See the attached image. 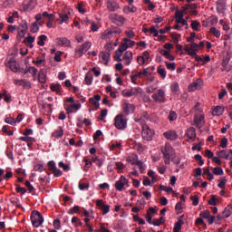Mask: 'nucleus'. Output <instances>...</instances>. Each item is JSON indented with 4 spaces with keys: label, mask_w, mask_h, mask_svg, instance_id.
Here are the masks:
<instances>
[{
    "label": "nucleus",
    "mask_w": 232,
    "mask_h": 232,
    "mask_svg": "<svg viewBox=\"0 0 232 232\" xmlns=\"http://www.w3.org/2000/svg\"><path fill=\"white\" fill-rule=\"evenodd\" d=\"M135 46V41L124 38L123 43L121 44L118 50L115 51L114 60L117 63H122V53L128 50V48H133Z\"/></svg>",
    "instance_id": "1"
},
{
    "label": "nucleus",
    "mask_w": 232,
    "mask_h": 232,
    "mask_svg": "<svg viewBox=\"0 0 232 232\" xmlns=\"http://www.w3.org/2000/svg\"><path fill=\"white\" fill-rule=\"evenodd\" d=\"M165 164H171V158L175 155V149L170 143L167 142L160 148Z\"/></svg>",
    "instance_id": "2"
},
{
    "label": "nucleus",
    "mask_w": 232,
    "mask_h": 232,
    "mask_svg": "<svg viewBox=\"0 0 232 232\" xmlns=\"http://www.w3.org/2000/svg\"><path fill=\"white\" fill-rule=\"evenodd\" d=\"M31 221L34 227H41L44 222V218L40 214L39 211H33L31 214Z\"/></svg>",
    "instance_id": "3"
},
{
    "label": "nucleus",
    "mask_w": 232,
    "mask_h": 232,
    "mask_svg": "<svg viewBox=\"0 0 232 232\" xmlns=\"http://www.w3.org/2000/svg\"><path fill=\"white\" fill-rule=\"evenodd\" d=\"M128 124V120L126 116L123 114H118L114 118V126L117 130H126V126Z\"/></svg>",
    "instance_id": "4"
},
{
    "label": "nucleus",
    "mask_w": 232,
    "mask_h": 232,
    "mask_svg": "<svg viewBox=\"0 0 232 232\" xmlns=\"http://www.w3.org/2000/svg\"><path fill=\"white\" fill-rule=\"evenodd\" d=\"M151 97L154 102H157L158 104H164V102H166V91L164 89H159Z\"/></svg>",
    "instance_id": "5"
},
{
    "label": "nucleus",
    "mask_w": 232,
    "mask_h": 232,
    "mask_svg": "<svg viewBox=\"0 0 232 232\" xmlns=\"http://www.w3.org/2000/svg\"><path fill=\"white\" fill-rule=\"evenodd\" d=\"M130 188V180L126 179L124 176H121L119 180L115 182V188L117 191H124V189H128Z\"/></svg>",
    "instance_id": "6"
},
{
    "label": "nucleus",
    "mask_w": 232,
    "mask_h": 232,
    "mask_svg": "<svg viewBox=\"0 0 232 232\" xmlns=\"http://www.w3.org/2000/svg\"><path fill=\"white\" fill-rule=\"evenodd\" d=\"M153 135H155L154 130H151L150 126L146 124L142 125L141 137L144 140H153Z\"/></svg>",
    "instance_id": "7"
},
{
    "label": "nucleus",
    "mask_w": 232,
    "mask_h": 232,
    "mask_svg": "<svg viewBox=\"0 0 232 232\" xmlns=\"http://www.w3.org/2000/svg\"><path fill=\"white\" fill-rule=\"evenodd\" d=\"M90 48H92V43L85 42L78 49L75 50V53H74L75 57L77 58L82 57L83 53H86V52H88Z\"/></svg>",
    "instance_id": "8"
},
{
    "label": "nucleus",
    "mask_w": 232,
    "mask_h": 232,
    "mask_svg": "<svg viewBox=\"0 0 232 232\" xmlns=\"http://www.w3.org/2000/svg\"><path fill=\"white\" fill-rule=\"evenodd\" d=\"M175 19H176V23H178V24H182V26H185L186 30L189 28V25L188 24V21L184 19V11L182 10L177 11L175 13Z\"/></svg>",
    "instance_id": "9"
},
{
    "label": "nucleus",
    "mask_w": 232,
    "mask_h": 232,
    "mask_svg": "<svg viewBox=\"0 0 232 232\" xmlns=\"http://www.w3.org/2000/svg\"><path fill=\"white\" fill-rule=\"evenodd\" d=\"M81 108H82L81 102L76 101L74 103H70L69 105H67V107L65 108V111L68 115H71V113H77V111H79Z\"/></svg>",
    "instance_id": "10"
},
{
    "label": "nucleus",
    "mask_w": 232,
    "mask_h": 232,
    "mask_svg": "<svg viewBox=\"0 0 232 232\" xmlns=\"http://www.w3.org/2000/svg\"><path fill=\"white\" fill-rule=\"evenodd\" d=\"M105 6L108 12H117V10L121 9L119 2L115 0H105Z\"/></svg>",
    "instance_id": "11"
},
{
    "label": "nucleus",
    "mask_w": 232,
    "mask_h": 232,
    "mask_svg": "<svg viewBox=\"0 0 232 232\" xmlns=\"http://www.w3.org/2000/svg\"><path fill=\"white\" fill-rule=\"evenodd\" d=\"M37 6V0H25L22 5L24 12H32Z\"/></svg>",
    "instance_id": "12"
},
{
    "label": "nucleus",
    "mask_w": 232,
    "mask_h": 232,
    "mask_svg": "<svg viewBox=\"0 0 232 232\" xmlns=\"http://www.w3.org/2000/svg\"><path fill=\"white\" fill-rule=\"evenodd\" d=\"M13 82H14V86H23L24 88V90H30V88H32V82H30V81H28V80L14 79Z\"/></svg>",
    "instance_id": "13"
},
{
    "label": "nucleus",
    "mask_w": 232,
    "mask_h": 232,
    "mask_svg": "<svg viewBox=\"0 0 232 232\" xmlns=\"http://www.w3.org/2000/svg\"><path fill=\"white\" fill-rule=\"evenodd\" d=\"M204 119H205L204 113L199 112L198 114H195L194 116L195 126H197V128H202V126H204V124L206 123Z\"/></svg>",
    "instance_id": "14"
},
{
    "label": "nucleus",
    "mask_w": 232,
    "mask_h": 232,
    "mask_svg": "<svg viewBox=\"0 0 232 232\" xmlns=\"http://www.w3.org/2000/svg\"><path fill=\"white\" fill-rule=\"evenodd\" d=\"M202 86H204V82L198 79L188 85V92H197V90H201Z\"/></svg>",
    "instance_id": "15"
},
{
    "label": "nucleus",
    "mask_w": 232,
    "mask_h": 232,
    "mask_svg": "<svg viewBox=\"0 0 232 232\" xmlns=\"http://www.w3.org/2000/svg\"><path fill=\"white\" fill-rule=\"evenodd\" d=\"M125 66H130L133 62V53L131 51H126L121 58Z\"/></svg>",
    "instance_id": "16"
},
{
    "label": "nucleus",
    "mask_w": 232,
    "mask_h": 232,
    "mask_svg": "<svg viewBox=\"0 0 232 232\" xmlns=\"http://www.w3.org/2000/svg\"><path fill=\"white\" fill-rule=\"evenodd\" d=\"M150 61V52L145 51L141 53V55L137 57V63L140 66L146 64Z\"/></svg>",
    "instance_id": "17"
},
{
    "label": "nucleus",
    "mask_w": 232,
    "mask_h": 232,
    "mask_svg": "<svg viewBox=\"0 0 232 232\" xmlns=\"http://www.w3.org/2000/svg\"><path fill=\"white\" fill-rule=\"evenodd\" d=\"M216 155L219 159H225V160H229L232 158V150H223L221 151H217Z\"/></svg>",
    "instance_id": "18"
},
{
    "label": "nucleus",
    "mask_w": 232,
    "mask_h": 232,
    "mask_svg": "<svg viewBox=\"0 0 232 232\" xmlns=\"http://www.w3.org/2000/svg\"><path fill=\"white\" fill-rule=\"evenodd\" d=\"M26 32H28V22H26V20H23L18 28L19 37H24V35H26Z\"/></svg>",
    "instance_id": "19"
},
{
    "label": "nucleus",
    "mask_w": 232,
    "mask_h": 232,
    "mask_svg": "<svg viewBox=\"0 0 232 232\" xmlns=\"http://www.w3.org/2000/svg\"><path fill=\"white\" fill-rule=\"evenodd\" d=\"M111 55L110 53L106 51H102L99 53V61L102 63V64L108 65V63H110Z\"/></svg>",
    "instance_id": "20"
},
{
    "label": "nucleus",
    "mask_w": 232,
    "mask_h": 232,
    "mask_svg": "<svg viewBox=\"0 0 232 232\" xmlns=\"http://www.w3.org/2000/svg\"><path fill=\"white\" fill-rule=\"evenodd\" d=\"M111 21L117 26H122L126 23V18L121 14H114L111 16Z\"/></svg>",
    "instance_id": "21"
},
{
    "label": "nucleus",
    "mask_w": 232,
    "mask_h": 232,
    "mask_svg": "<svg viewBox=\"0 0 232 232\" xmlns=\"http://www.w3.org/2000/svg\"><path fill=\"white\" fill-rule=\"evenodd\" d=\"M163 137L167 139V140H177L179 139V134L175 130H167L163 133Z\"/></svg>",
    "instance_id": "22"
},
{
    "label": "nucleus",
    "mask_w": 232,
    "mask_h": 232,
    "mask_svg": "<svg viewBox=\"0 0 232 232\" xmlns=\"http://www.w3.org/2000/svg\"><path fill=\"white\" fill-rule=\"evenodd\" d=\"M188 142H195V139H197V130L191 127L187 130Z\"/></svg>",
    "instance_id": "23"
},
{
    "label": "nucleus",
    "mask_w": 232,
    "mask_h": 232,
    "mask_svg": "<svg viewBox=\"0 0 232 232\" xmlns=\"http://www.w3.org/2000/svg\"><path fill=\"white\" fill-rule=\"evenodd\" d=\"M170 90L174 97H179L180 95V85H179V82H173L170 84Z\"/></svg>",
    "instance_id": "24"
},
{
    "label": "nucleus",
    "mask_w": 232,
    "mask_h": 232,
    "mask_svg": "<svg viewBox=\"0 0 232 232\" xmlns=\"http://www.w3.org/2000/svg\"><path fill=\"white\" fill-rule=\"evenodd\" d=\"M122 108L125 115H130V113H133V111H135V106L131 103L124 102Z\"/></svg>",
    "instance_id": "25"
},
{
    "label": "nucleus",
    "mask_w": 232,
    "mask_h": 232,
    "mask_svg": "<svg viewBox=\"0 0 232 232\" xmlns=\"http://www.w3.org/2000/svg\"><path fill=\"white\" fill-rule=\"evenodd\" d=\"M225 111L224 106H216L212 109V115L214 117H220V115H223Z\"/></svg>",
    "instance_id": "26"
},
{
    "label": "nucleus",
    "mask_w": 232,
    "mask_h": 232,
    "mask_svg": "<svg viewBox=\"0 0 232 232\" xmlns=\"http://www.w3.org/2000/svg\"><path fill=\"white\" fill-rule=\"evenodd\" d=\"M217 12L218 14H224L226 12V2L224 0L217 1Z\"/></svg>",
    "instance_id": "27"
},
{
    "label": "nucleus",
    "mask_w": 232,
    "mask_h": 232,
    "mask_svg": "<svg viewBox=\"0 0 232 232\" xmlns=\"http://www.w3.org/2000/svg\"><path fill=\"white\" fill-rule=\"evenodd\" d=\"M137 12V6L135 5H125L123 7V14H126L127 15L130 14H135Z\"/></svg>",
    "instance_id": "28"
},
{
    "label": "nucleus",
    "mask_w": 232,
    "mask_h": 232,
    "mask_svg": "<svg viewBox=\"0 0 232 232\" xmlns=\"http://www.w3.org/2000/svg\"><path fill=\"white\" fill-rule=\"evenodd\" d=\"M101 101V95L97 94L94 97L89 99V102L95 106V108H99V102Z\"/></svg>",
    "instance_id": "29"
},
{
    "label": "nucleus",
    "mask_w": 232,
    "mask_h": 232,
    "mask_svg": "<svg viewBox=\"0 0 232 232\" xmlns=\"http://www.w3.org/2000/svg\"><path fill=\"white\" fill-rule=\"evenodd\" d=\"M113 38V33L111 29H106L101 36V39L106 40V39H111Z\"/></svg>",
    "instance_id": "30"
},
{
    "label": "nucleus",
    "mask_w": 232,
    "mask_h": 232,
    "mask_svg": "<svg viewBox=\"0 0 232 232\" xmlns=\"http://www.w3.org/2000/svg\"><path fill=\"white\" fill-rule=\"evenodd\" d=\"M84 82H85V84H87V86H92L93 82V74L91 72L85 74Z\"/></svg>",
    "instance_id": "31"
},
{
    "label": "nucleus",
    "mask_w": 232,
    "mask_h": 232,
    "mask_svg": "<svg viewBox=\"0 0 232 232\" xmlns=\"http://www.w3.org/2000/svg\"><path fill=\"white\" fill-rule=\"evenodd\" d=\"M64 135V130H63V127H59L58 130H56L53 134L52 137L53 139H61Z\"/></svg>",
    "instance_id": "32"
},
{
    "label": "nucleus",
    "mask_w": 232,
    "mask_h": 232,
    "mask_svg": "<svg viewBox=\"0 0 232 232\" xmlns=\"http://www.w3.org/2000/svg\"><path fill=\"white\" fill-rule=\"evenodd\" d=\"M84 23H85V24H87V26H88V24L92 25L91 26L92 32H97L99 30V25H97L95 22L90 21V20H88V18H86L84 20Z\"/></svg>",
    "instance_id": "33"
},
{
    "label": "nucleus",
    "mask_w": 232,
    "mask_h": 232,
    "mask_svg": "<svg viewBox=\"0 0 232 232\" xmlns=\"http://www.w3.org/2000/svg\"><path fill=\"white\" fill-rule=\"evenodd\" d=\"M7 66L10 67V70H12L14 72H17V63L14 59H10L7 63Z\"/></svg>",
    "instance_id": "34"
},
{
    "label": "nucleus",
    "mask_w": 232,
    "mask_h": 232,
    "mask_svg": "<svg viewBox=\"0 0 232 232\" xmlns=\"http://www.w3.org/2000/svg\"><path fill=\"white\" fill-rule=\"evenodd\" d=\"M58 44H63V46H70L72 42L68 38L61 37L57 39Z\"/></svg>",
    "instance_id": "35"
},
{
    "label": "nucleus",
    "mask_w": 232,
    "mask_h": 232,
    "mask_svg": "<svg viewBox=\"0 0 232 232\" xmlns=\"http://www.w3.org/2000/svg\"><path fill=\"white\" fill-rule=\"evenodd\" d=\"M111 151H115V150H122V144L121 142H112L110 145Z\"/></svg>",
    "instance_id": "36"
},
{
    "label": "nucleus",
    "mask_w": 232,
    "mask_h": 232,
    "mask_svg": "<svg viewBox=\"0 0 232 232\" xmlns=\"http://www.w3.org/2000/svg\"><path fill=\"white\" fill-rule=\"evenodd\" d=\"M71 222L74 227H81L82 226V221L77 217H72Z\"/></svg>",
    "instance_id": "37"
},
{
    "label": "nucleus",
    "mask_w": 232,
    "mask_h": 232,
    "mask_svg": "<svg viewBox=\"0 0 232 232\" xmlns=\"http://www.w3.org/2000/svg\"><path fill=\"white\" fill-rule=\"evenodd\" d=\"M160 53H161V55L166 57V59H169V61H175V56L171 55V53H169V51L162 49L160 51Z\"/></svg>",
    "instance_id": "38"
},
{
    "label": "nucleus",
    "mask_w": 232,
    "mask_h": 232,
    "mask_svg": "<svg viewBox=\"0 0 232 232\" xmlns=\"http://www.w3.org/2000/svg\"><path fill=\"white\" fill-rule=\"evenodd\" d=\"M38 81L42 84H44V82H46V72L44 71H40L38 74Z\"/></svg>",
    "instance_id": "39"
},
{
    "label": "nucleus",
    "mask_w": 232,
    "mask_h": 232,
    "mask_svg": "<svg viewBox=\"0 0 232 232\" xmlns=\"http://www.w3.org/2000/svg\"><path fill=\"white\" fill-rule=\"evenodd\" d=\"M59 18H60V24H63L64 23H68L70 21V16L66 14H59Z\"/></svg>",
    "instance_id": "40"
},
{
    "label": "nucleus",
    "mask_w": 232,
    "mask_h": 232,
    "mask_svg": "<svg viewBox=\"0 0 232 232\" xmlns=\"http://www.w3.org/2000/svg\"><path fill=\"white\" fill-rule=\"evenodd\" d=\"M127 162H130V164H137V162H139V160H137V155L130 154L127 157Z\"/></svg>",
    "instance_id": "41"
},
{
    "label": "nucleus",
    "mask_w": 232,
    "mask_h": 232,
    "mask_svg": "<svg viewBox=\"0 0 232 232\" xmlns=\"http://www.w3.org/2000/svg\"><path fill=\"white\" fill-rule=\"evenodd\" d=\"M47 39H48V36H46V34H41L38 37V42H37L38 46H44V41H47Z\"/></svg>",
    "instance_id": "42"
},
{
    "label": "nucleus",
    "mask_w": 232,
    "mask_h": 232,
    "mask_svg": "<svg viewBox=\"0 0 232 232\" xmlns=\"http://www.w3.org/2000/svg\"><path fill=\"white\" fill-rule=\"evenodd\" d=\"M192 30H194V32H198V30H200V22L198 21H192L191 24H190Z\"/></svg>",
    "instance_id": "43"
},
{
    "label": "nucleus",
    "mask_w": 232,
    "mask_h": 232,
    "mask_svg": "<svg viewBox=\"0 0 232 232\" xmlns=\"http://www.w3.org/2000/svg\"><path fill=\"white\" fill-rule=\"evenodd\" d=\"M184 225V221L182 219H179L174 227L173 232H179L180 229H182V226Z\"/></svg>",
    "instance_id": "44"
},
{
    "label": "nucleus",
    "mask_w": 232,
    "mask_h": 232,
    "mask_svg": "<svg viewBox=\"0 0 232 232\" xmlns=\"http://www.w3.org/2000/svg\"><path fill=\"white\" fill-rule=\"evenodd\" d=\"M218 187L220 188V189H226L227 179L226 178H221L218 179Z\"/></svg>",
    "instance_id": "45"
},
{
    "label": "nucleus",
    "mask_w": 232,
    "mask_h": 232,
    "mask_svg": "<svg viewBox=\"0 0 232 232\" xmlns=\"http://www.w3.org/2000/svg\"><path fill=\"white\" fill-rule=\"evenodd\" d=\"M157 72H158L159 75L161 77V79H164L168 75V72H166V69H164L160 66L158 67Z\"/></svg>",
    "instance_id": "46"
},
{
    "label": "nucleus",
    "mask_w": 232,
    "mask_h": 232,
    "mask_svg": "<svg viewBox=\"0 0 232 232\" xmlns=\"http://www.w3.org/2000/svg\"><path fill=\"white\" fill-rule=\"evenodd\" d=\"M213 175L221 176L224 175V169L221 167H216L212 169Z\"/></svg>",
    "instance_id": "47"
},
{
    "label": "nucleus",
    "mask_w": 232,
    "mask_h": 232,
    "mask_svg": "<svg viewBox=\"0 0 232 232\" xmlns=\"http://www.w3.org/2000/svg\"><path fill=\"white\" fill-rule=\"evenodd\" d=\"M111 30L112 32L113 37H117V35H121L122 34V29L120 27H112Z\"/></svg>",
    "instance_id": "48"
},
{
    "label": "nucleus",
    "mask_w": 232,
    "mask_h": 232,
    "mask_svg": "<svg viewBox=\"0 0 232 232\" xmlns=\"http://www.w3.org/2000/svg\"><path fill=\"white\" fill-rule=\"evenodd\" d=\"M165 64H166L167 70H170V72H175L177 68V64L175 63L166 62Z\"/></svg>",
    "instance_id": "49"
},
{
    "label": "nucleus",
    "mask_w": 232,
    "mask_h": 232,
    "mask_svg": "<svg viewBox=\"0 0 232 232\" xmlns=\"http://www.w3.org/2000/svg\"><path fill=\"white\" fill-rule=\"evenodd\" d=\"M210 34H213L214 37H217L218 39L220 37V30L217 29V27L210 28Z\"/></svg>",
    "instance_id": "50"
},
{
    "label": "nucleus",
    "mask_w": 232,
    "mask_h": 232,
    "mask_svg": "<svg viewBox=\"0 0 232 232\" xmlns=\"http://www.w3.org/2000/svg\"><path fill=\"white\" fill-rule=\"evenodd\" d=\"M231 217V208H226L222 212V218H229Z\"/></svg>",
    "instance_id": "51"
},
{
    "label": "nucleus",
    "mask_w": 232,
    "mask_h": 232,
    "mask_svg": "<svg viewBox=\"0 0 232 232\" xmlns=\"http://www.w3.org/2000/svg\"><path fill=\"white\" fill-rule=\"evenodd\" d=\"M5 122H6V124H10L11 126H15L17 124V121L12 117L5 118Z\"/></svg>",
    "instance_id": "52"
},
{
    "label": "nucleus",
    "mask_w": 232,
    "mask_h": 232,
    "mask_svg": "<svg viewBox=\"0 0 232 232\" xmlns=\"http://www.w3.org/2000/svg\"><path fill=\"white\" fill-rule=\"evenodd\" d=\"M136 77L142 79V77H148V68L143 69V72H138Z\"/></svg>",
    "instance_id": "53"
},
{
    "label": "nucleus",
    "mask_w": 232,
    "mask_h": 232,
    "mask_svg": "<svg viewBox=\"0 0 232 232\" xmlns=\"http://www.w3.org/2000/svg\"><path fill=\"white\" fill-rule=\"evenodd\" d=\"M30 31L32 34H37V32H39V24L37 22L32 24Z\"/></svg>",
    "instance_id": "54"
},
{
    "label": "nucleus",
    "mask_w": 232,
    "mask_h": 232,
    "mask_svg": "<svg viewBox=\"0 0 232 232\" xmlns=\"http://www.w3.org/2000/svg\"><path fill=\"white\" fill-rule=\"evenodd\" d=\"M202 146H204V141H199L198 143L192 146V150L200 151V150H202Z\"/></svg>",
    "instance_id": "55"
},
{
    "label": "nucleus",
    "mask_w": 232,
    "mask_h": 232,
    "mask_svg": "<svg viewBox=\"0 0 232 232\" xmlns=\"http://www.w3.org/2000/svg\"><path fill=\"white\" fill-rule=\"evenodd\" d=\"M51 90L52 92H56V93H59L63 88L61 87V84L56 83V84H52L51 85Z\"/></svg>",
    "instance_id": "56"
},
{
    "label": "nucleus",
    "mask_w": 232,
    "mask_h": 232,
    "mask_svg": "<svg viewBox=\"0 0 232 232\" xmlns=\"http://www.w3.org/2000/svg\"><path fill=\"white\" fill-rule=\"evenodd\" d=\"M78 188L81 191H84V189H89L90 188V183H82L80 182L78 185Z\"/></svg>",
    "instance_id": "57"
},
{
    "label": "nucleus",
    "mask_w": 232,
    "mask_h": 232,
    "mask_svg": "<svg viewBox=\"0 0 232 232\" xmlns=\"http://www.w3.org/2000/svg\"><path fill=\"white\" fill-rule=\"evenodd\" d=\"M211 214H210V212H209V210H204V211H201L200 213H199V217L201 218H206V219H208V218H209V216H210Z\"/></svg>",
    "instance_id": "58"
},
{
    "label": "nucleus",
    "mask_w": 232,
    "mask_h": 232,
    "mask_svg": "<svg viewBox=\"0 0 232 232\" xmlns=\"http://www.w3.org/2000/svg\"><path fill=\"white\" fill-rule=\"evenodd\" d=\"M130 92L132 93V97L135 95H139V93H142V89L139 87H134L130 89Z\"/></svg>",
    "instance_id": "59"
},
{
    "label": "nucleus",
    "mask_w": 232,
    "mask_h": 232,
    "mask_svg": "<svg viewBox=\"0 0 232 232\" xmlns=\"http://www.w3.org/2000/svg\"><path fill=\"white\" fill-rule=\"evenodd\" d=\"M150 34H151L153 37H159V30H157V27L155 26L150 28Z\"/></svg>",
    "instance_id": "60"
},
{
    "label": "nucleus",
    "mask_w": 232,
    "mask_h": 232,
    "mask_svg": "<svg viewBox=\"0 0 232 232\" xmlns=\"http://www.w3.org/2000/svg\"><path fill=\"white\" fill-rule=\"evenodd\" d=\"M133 148L137 150V151H144V147L140 142H135Z\"/></svg>",
    "instance_id": "61"
},
{
    "label": "nucleus",
    "mask_w": 232,
    "mask_h": 232,
    "mask_svg": "<svg viewBox=\"0 0 232 232\" xmlns=\"http://www.w3.org/2000/svg\"><path fill=\"white\" fill-rule=\"evenodd\" d=\"M209 206H217V196L212 195L210 199L208 200Z\"/></svg>",
    "instance_id": "62"
},
{
    "label": "nucleus",
    "mask_w": 232,
    "mask_h": 232,
    "mask_svg": "<svg viewBox=\"0 0 232 232\" xmlns=\"http://www.w3.org/2000/svg\"><path fill=\"white\" fill-rule=\"evenodd\" d=\"M96 206L102 210L106 204H104V200L102 199H96Z\"/></svg>",
    "instance_id": "63"
},
{
    "label": "nucleus",
    "mask_w": 232,
    "mask_h": 232,
    "mask_svg": "<svg viewBox=\"0 0 232 232\" xmlns=\"http://www.w3.org/2000/svg\"><path fill=\"white\" fill-rule=\"evenodd\" d=\"M169 121H177V112L171 111L169 114Z\"/></svg>",
    "instance_id": "64"
}]
</instances>
